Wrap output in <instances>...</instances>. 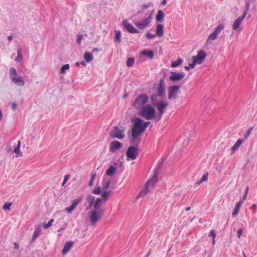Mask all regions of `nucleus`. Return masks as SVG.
Instances as JSON below:
<instances>
[{"instance_id": "412c9836", "label": "nucleus", "mask_w": 257, "mask_h": 257, "mask_svg": "<svg viewBox=\"0 0 257 257\" xmlns=\"http://www.w3.org/2000/svg\"><path fill=\"white\" fill-rule=\"evenodd\" d=\"M12 80L19 86H24L25 85V82L21 77H12Z\"/></svg>"}, {"instance_id": "6e6d98bb", "label": "nucleus", "mask_w": 257, "mask_h": 257, "mask_svg": "<svg viewBox=\"0 0 257 257\" xmlns=\"http://www.w3.org/2000/svg\"><path fill=\"white\" fill-rule=\"evenodd\" d=\"M82 40V35H77L76 41L78 44H80L81 40Z\"/></svg>"}, {"instance_id": "f704fd0d", "label": "nucleus", "mask_w": 257, "mask_h": 257, "mask_svg": "<svg viewBox=\"0 0 257 257\" xmlns=\"http://www.w3.org/2000/svg\"><path fill=\"white\" fill-rule=\"evenodd\" d=\"M224 29V25L222 24L218 25L214 31L217 35Z\"/></svg>"}, {"instance_id": "7ed1b4c3", "label": "nucleus", "mask_w": 257, "mask_h": 257, "mask_svg": "<svg viewBox=\"0 0 257 257\" xmlns=\"http://www.w3.org/2000/svg\"><path fill=\"white\" fill-rule=\"evenodd\" d=\"M133 121L134 122V125L132 128V132H133L134 136L141 135L145 131L143 125V120L140 117H136Z\"/></svg>"}, {"instance_id": "774afa93", "label": "nucleus", "mask_w": 257, "mask_h": 257, "mask_svg": "<svg viewBox=\"0 0 257 257\" xmlns=\"http://www.w3.org/2000/svg\"><path fill=\"white\" fill-rule=\"evenodd\" d=\"M202 183V182L201 181V180H200L199 181H197V182L195 183V186H198V185H199L200 184H201Z\"/></svg>"}, {"instance_id": "c756f323", "label": "nucleus", "mask_w": 257, "mask_h": 257, "mask_svg": "<svg viewBox=\"0 0 257 257\" xmlns=\"http://www.w3.org/2000/svg\"><path fill=\"white\" fill-rule=\"evenodd\" d=\"M110 181L109 180L103 179L102 182V189L103 190H106L109 187Z\"/></svg>"}, {"instance_id": "f257e3e1", "label": "nucleus", "mask_w": 257, "mask_h": 257, "mask_svg": "<svg viewBox=\"0 0 257 257\" xmlns=\"http://www.w3.org/2000/svg\"><path fill=\"white\" fill-rule=\"evenodd\" d=\"M140 114L148 120L154 119L158 121L156 109L149 104L145 105L140 111Z\"/></svg>"}, {"instance_id": "bb28decb", "label": "nucleus", "mask_w": 257, "mask_h": 257, "mask_svg": "<svg viewBox=\"0 0 257 257\" xmlns=\"http://www.w3.org/2000/svg\"><path fill=\"white\" fill-rule=\"evenodd\" d=\"M164 14L162 10H159L156 17L157 21L161 22L164 20Z\"/></svg>"}, {"instance_id": "4468645a", "label": "nucleus", "mask_w": 257, "mask_h": 257, "mask_svg": "<svg viewBox=\"0 0 257 257\" xmlns=\"http://www.w3.org/2000/svg\"><path fill=\"white\" fill-rule=\"evenodd\" d=\"M162 163H160L159 164V168L158 169L155 171L154 174V176L153 177L150 179L149 180V181H147V182L146 183V184H147V185H152V187L155 185L157 182H158V176H157V175H158V171L159 170V167L160 166L162 165Z\"/></svg>"}, {"instance_id": "603ef678", "label": "nucleus", "mask_w": 257, "mask_h": 257, "mask_svg": "<svg viewBox=\"0 0 257 257\" xmlns=\"http://www.w3.org/2000/svg\"><path fill=\"white\" fill-rule=\"evenodd\" d=\"M208 177V173H207L203 175L201 179H200V180H201V181L202 182H203L207 180Z\"/></svg>"}, {"instance_id": "ddd939ff", "label": "nucleus", "mask_w": 257, "mask_h": 257, "mask_svg": "<svg viewBox=\"0 0 257 257\" xmlns=\"http://www.w3.org/2000/svg\"><path fill=\"white\" fill-rule=\"evenodd\" d=\"M95 197L89 194L86 198V202L84 205L86 206V210L90 209L94 203Z\"/></svg>"}, {"instance_id": "9b49d317", "label": "nucleus", "mask_w": 257, "mask_h": 257, "mask_svg": "<svg viewBox=\"0 0 257 257\" xmlns=\"http://www.w3.org/2000/svg\"><path fill=\"white\" fill-rule=\"evenodd\" d=\"M150 24V22H149V19H143L137 22L136 23V26L139 29L144 30L148 27Z\"/></svg>"}, {"instance_id": "6e6552de", "label": "nucleus", "mask_w": 257, "mask_h": 257, "mask_svg": "<svg viewBox=\"0 0 257 257\" xmlns=\"http://www.w3.org/2000/svg\"><path fill=\"white\" fill-rule=\"evenodd\" d=\"M167 105L168 103L164 101V100L162 101H160L159 103L154 105V106L157 107L159 111L158 114L157 115L158 120H160L161 119L163 114L165 112V110Z\"/></svg>"}, {"instance_id": "473e14b6", "label": "nucleus", "mask_w": 257, "mask_h": 257, "mask_svg": "<svg viewBox=\"0 0 257 257\" xmlns=\"http://www.w3.org/2000/svg\"><path fill=\"white\" fill-rule=\"evenodd\" d=\"M22 51L21 48L20 47H19V48L18 49V51H17L18 56L15 59L16 61L20 62L22 60L23 55L22 54Z\"/></svg>"}, {"instance_id": "a18cd8bd", "label": "nucleus", "mask_w": 257, "mask_h": 257, "mask_svg": "<svg viewBox=\"0 0 257 257\" xmlns=\"http://www.w3.org/2000/svg\"><path fill=\"white\" fill-rule=\"evenodd\" d=\"M12 203H8L6 202L5 203V204L3 206V209L4 210H11V206H12Z\"/></svg>"}, {"instance_id": "de8ad7c7", "label": "nucleus", "mask_w": 257, "mask_h": 257, "mask_svg": "<svg viewBox=\"0 0 257 257\" xmlns=\"http://www.w3.org/2000/svg\"><path fill=\"white\" fill-rule=\"evenodd\" d=\"M171 73L173 75L170 76V79L171 80H172V81H176V80H177V73H176V72H171Z\"/></svg>"}, {"instance_id": "4d7b16f0", "label": "nucleus", "mask_w": 257, "mask_h": 257, "mask_svg": "<svg viewBox=\"0 0 257 257\" xmlns=\"http://www.w3.org/2000/svg\"><path fill=\"white\" fill-rule=\"evenodd\" d=\"M209 235L212 236L213 238H214V239H215L216 237V233L215 232V230H211L210 232Z\"/></svg>"}, {"instance_id": "7c9ffc66", "label": "nucleus", "mask_w": 257, "mask_h": 257, "mask_svg": "<svg viewBox=\"0 0 257 257\" xmlns=\"http://www.w3.org/2000/svg\"><path fill=\"white\" fill-rule=\"evenodd\" d=\"M142 54L148 56L150 59H153L154 58V52L152 51H147V50H144L142 52Z\"/></svg>"}, {"instance_id": "b1692460", "label": "nucleus", "mask_w": 257, "mask_h": 257, "mask_svg": "<svg viewBox=\"0 0 257 257\" xmlns=\"http://www.w3.org/2000/svg\"><path fill=\"white\" fill-rule=\"evenodd\" d=\"M149 187L150 186L149 185H147V184H146L145 188L143 189L139 193V194L138 196V198L143 197L145 196L149 192Z\"/></svg>"}, {"instance_id": "1a4fd4ad", "label": "nucleus", "mask_w": 257, "mask_h": 257, "mask_svg": "<svg viewBox=\"0 0 257 257\" xmlns=\"http://www.w3.org/2000/svg\"><path fill=\"white\" fill-rule=\"evenodd\" d=\"M206 56V53L204 50H202L198 52L196 56H193L192 59L196 60L197 63L200 64L204 61Z\"/></svg>"}, {"instance_id": "c9c22d12", "label": "nucleus", "mask_w": 257, "mask_h": 257, "mask_svg": "<svg viewBox=\"0 0 257 257\" xmlns=\"http://www.w3.org/2000/svg\"><path fill=\"white\" fill-rule=\"evenodd\" d=\"M83 200V197L80 196L79 198H78L76 199H75L73 200L72 204H71L72 206L74 208V209L76 208V207L77 206V205L82 201Z\"/></svg>"}, {"instance_id": "2eb2a0df", "label": "nucleus", "mask_w": 257, "mask_h": 257, "mask_svg": "<svg viewBox=\"0 0 257 257\" xmlns=\"http://www.w3.org/2000/svg\"><path fill=\"white\" fill-rule=\"evenodd\" d=\"M137 134L136 136H134L133 132L131 131V137L130 138V142L132 144L138 146V145L141 142V139L139 138L140 135H138L137 133Z\"/></svg>"}, {"instance_id": "20e7f679", "label": "nucleus", "mask_w": 257, "mask_h": 257, "mask_svg": "<svg viewBox=\"0 0 257 257\" xmlns=\"http://www.w3.org/2000/svg\"><path fill=\"white\" fill-rule=\"evenodd\" d=\"M148 100L149 96L147 94H141L136 98L133 103V106L138 110H141L146 105Z\"/></svg>"}, {"instance_id": "dca6fc26", "label": "nucleus", "mask_w": 257, "mask_h": 257, "mask_svg": "<svg viewBox=\"0 0 257 257\" xmlns=\"http://www.w3.org/2000/svg\"><path fill=\"white\" fill-rule=\"evenodd\" d=\"M245 18V17L243 15L238 17L236 20L234 21L233 24L232 25V29L234 30H237L239 28L241 23Z\"/></svg>"}, {"instance_id": "393cba45", "label": "nucleus", "mask_w": 257, "mask_h": 257, "mask_svg": "<svg viewBox=\"0 0 257 257\" xmlns=\"http://www.w3.org/2000/svg\"><path fill=\"white\" fill-rule=\"evenodd\" d=\"M177 92V85H174L170 88L169 92V98L171 99L174 97L176 92Z\"/></svg>"}, {"instance_id": "338daca9", "label": "nucleus", "mask_w": 257, "mask_h": 257, "mask_svg": "<svg viewBox=\"0 0 257 257\" xmlns=\"http://www.w3.org/2000/svg\"><path fill=\"white\" fill-rule=\"evenodd\" d=\"M202 183V182L201 181V180H200L199 181H197V182L195 183V186H198V185H199L200 184H201Z\"/></svg>"}, {"instance_id": "6ab92c4d", "label": "nucleus", "mask_w": 257, "mask_h": 257, "mask_svg": "<svg viewBox=\"0 0 257 257\" xmlns=\"http://www.w3.org/2000/svg\"><path fill=\"white\" fill-rule=\"evenodd\" d=\"M243 203V201L240 200L235 205L234 211L232 213V215L233 217H235L238 214L240 208Z\"/></svg>"}, {"instance_id": "2f4dec72", "label": "nucleus", "mask_w": 257, "mask_h": 257, "mask_svg": "<svg viewBox=\"0 0 257 257\" xmlns=\"http://www.w3.org/2000/svg\"><path fill=\"white\" fill-rule=\"evenodd\" d=\"M115 168L111 166L106 172V174L108 176H112L115 172Z\"/></svg>"}, {"instance_id": "a19ab883", "label": "nucleus", "mask_w": 257, "mask_h": 257, "mask_svg": "<svg viewBox=\"0 0 257 257\" xmlns=\"http://www.w3.org/2000/svg\"><path fill=\"white\" fill-rule=\"evenodd\" d=\"M69 69V65L68 64L64 65L61 69L60 72L62 74H65L66 72V70Z\"/></svg>"}, {"instance_id": "4c0bfd02", "label": "nucleus", "mask_w": 257, "mask_h": 257, "mask_svg": "<svg viewBox=\"0 0 257 257\" xmlns=\"http://www.w3.org/2000/svg\"><path fill=\"white\" fill-rule=\"evenodd\" d=\"M18 76L16 70L14 68H11L10 70V77L12 79V77H16Z\"/></svg>"}, {"instance_id": "39448f33", "label": "nucleus", "mask_w": 257, "mask_h": 257, "mask_svg": "<svg viewBox=\"0 0 257 257\" xmlns=\"http://www.w3.org/2000/svg\"><path fill=\"white\" fill-rule=\"evenodd\" d=\"M109 135L112 139L122 140L125 137L124 131L115 126L113 127L112 130L109 133Z\"/></svg>"}, {"instance_id": "69168bd1", "label": "nucleus", "mask_w": 257, "mask_h": 257, "mask_svg": "<svg viewBox=\"0 0 257 257\" xmlns=\"http://www.w3.org/2000/svg\"><path fill=\"white\" fill-rule=\"evenodd\" d=\"M14 248H15V249H19L20 246H19V243H18L17 242H14Z\"/></svg>"}, {"instance_id": "052dcab7", "label": "nucleus", "mask_w": 257, "mask_h": 257, "mask_svg": "<svg viewBox=\"0 0 257 257\" xmlns=\"http://www.w3.org/2000/svg\"><path fill=\"white\" fill-rule=\"evenodd\" d=\"M257 208V205L256 204H253L251 206V209L253 213H256Z\"/></svg>"}, {"instance_id": "ea45409f", "label": "nucleus", "mask_w": 257, "mask_h": 257, "mask_svg": "<svg viewBox=\"0 0 257 257\" xmlns=\"http://www.w3.org/2000/svg\"><path fill=\"white\" fill-rule=\"evenodd\" d=\"M115 40L118 42L120 43L121 42V33L120 31H115Z\"/></svg>"}, {"instance_id": "680f3d73", "label": "nucleus", "mask_w": 257, "mask_h": 257, "mask_svg": "<svg viewBox=\"0 0 257 257\" xmlns=\"http://www.w3.org/2000/svg\"><path fill=\"white\" fill-rule=\"evenodd\" d=\"M150 121L145 122V121L143 120V125H144V127H145V130H146V128H147V127L149 126V125L150 124Z\"/></svg>"}, {"instance_id": "e2e57ef3", "label": "nucleus", "mask_w": 257, "mask_h": 257, "mask_svg": "<svg viewBox=\"0 0 257 257\" xmlns=\"http://www.w3.org/2000/svg\"><path fill=\"white\" fill-rule=\"evenodd\" d=\"M237 232V236L238 238H239L242 234V229L241 228H239Z\"/></svg>"}, {"instance_id": "a211bd4d", "label": "nucleus", "mask_w": 257, "mask_h": 257, "mask_svg": "<svg viewBox=\"0 0 257 257\" xmlns=\"http://www.w3.org/2000/svg\"><path fill=\"white\" fill-rule=\"evenodd\" d=\"M103 202L101 198H97L94 203V210L99 211L101 209H103L101 208V206Z\"/></svg>"}, {"instance_id": "5701e85b", "label": "nucleus", "mask_w": 257, "mask_h": 257, "mask_svg": "<svg viewBox=\"0 0 257 257\" xmlns=\"http://www.w3.org/2000/svg\"><path fill=\"white\" fill-rule=\"evenodd\" d=\"M112 193V191L111 190L107 191V190H104L102 194V197H101L102 199V202L103 203H105L106 200L108 199L109 195Z\"/></svg>"}, {"instance_id": "3c124183", "label": "nucleus", "mask_w": 257, "mask_h": 257, "mask_svg": "<svg viewBox=\"0 0 257 257\" xmlns=\"http://www.w3.org/2000/svg\"><path fill=\"white\" fill-rule=\"evenodd\" d=\"M185 76V73L178 72V81L181 80Z\"/></svg>"}, {"instance_id": "58836bf2", "label": "nucleus", "mask_w": 257, "mask_h": 257, "mask_svg": "<svg viewBox=\"0 0 257 257\" xmlns=\"http://www.w3.org/2000/svg\"><path fill=\"white\" fill-rule=\"evenodd\" d=\"M135 63V58H128L127 59L126 62V65L128 67H131L133 66Z\"/></svg>"}, {"instance_id": "f03ea898", "label": "nucleus", "mask_w": 257, "mask_h": 257, "mask_svg": "<svg viewBox=\"0 0 257 257\" xmlns=\"http://www.w3.org/2000/svg\"><path fill=\"white\" fill-rule=\"evenodd\" d=\"M164 89L161 83L159 85L157 92L156 93L153 94L151 97V100L153 106L159 103L160 101H163L164 97Z\"/></svg>"}, {"instance_id": "5fc2aeb1", "label": "nucleus", "mask_w": 257, "mask_h": 257, "mask_svg": "<svg viewBox=\"0 0 257 257\" xmlns=\"http://www.w3.org/2000/svg\"><path fill=\"white\" fill-rule=\"evenodd\" d=\"M156 36L154 34H152L150 33H148L147 34V38L149 39H151L155 38Z\"/></svg>"}, {"instance_id": "c85d7f7f", "label": "nucleus", "mask_w": 257, "mask_h": 257, "mask_svg": "<svg viewBox=\"0 0 257 257\" xmlns=\"http://www.w3.org/2000/svg\"><path fill=\"white\" fill-rule=\"evenodd\" d=\"M243 142V140L239 139L238 140L236 143L232 147L231 150L233 152L235 151L242 144Z\"/></svg>"}, {"instance_id": "c03bdc74", "label": "nucleus", "mask_w": 257, "mask_h": 257, "mask_svg": "<svg viewBox=\"0 0 257 257\" xmlns=\"http://www.w3.org/2000/svg\"><path fill=\"white\" fill-rule=\"evenodd\" d=\"M54 219H51L48 223L45 224L43 225L44 228L45 229H47V228L50 227V226H51L52 225V223L54 222Z\"/></svg>"}, {"instance_id": "423d86ee", "label": "nucleus", "mask_w": 257, "mask_h": 257, "mask_svg": "<svg viewBox=\"0 0 257 257\" xmlns=\"http://www.w3.org/2000/svg\"><path fill=\"white\" fill-rule=\"evenodd\" d=\"M139 147L137 146H130L126 153V155L127 158V160H134L137 159L139 155Z\"/></svg>"}, {"instance_id": "bf43d9fd", "label": "nucleus", "mask_w": 257, "mask_h": 257, "mask_svg": "<svg viewBox=\"0 0 257 257\" xmlns=\"http://www.w3.org/2000/svg\"><path fill=\"white\" fill-rule=\"evenodd\" d=\"M69 177L70 176L68 175H66L65 176L64 179L62 183V186H63L67 182Z\"/></svg>"}, {"instance_id": "13d9d810", "label": "nucleus", "mask_w": 257, "mask_h": 257, "mask_svg": "<svg viewBox=\"0 0 257 257\" xmlns=\"http://www.w3.org/2000/svg\"><path fill=\"white\" fill-rule=\"evenodd\" d=\"M151 6V3H149L148 4H143L142 5L141 7L143 9H148Z\"/></svg>"}, {"instance_id": "e433bc0d", "label": "nucleus", "mask_w": 257, "mask_h": 257, "mask_svg": "<svg viewBox=\"0 0 257 257\" xmlns=\"http://www.w3.org/2000/svg\"><path fill=\"white\" fill-rule=\"evenodd\" d=\"M83 200V197L80 196L79 198H78L76 199H75L73 200L72 204H71L72 206L74 208V209L76 208V207L77 206V205L82 201Z\"/></svg>"}, {"instance_id": "37998d69", "label": "nucleus", "mask_w": 257, "mask_h": 257, "mask_svg": "<svg viewBox=\"0 0 257 257\" xmlns=\"http://www.w3.org/2000/svg\"><path fill=\"white\" fill-rule=\"evenodd\" d=\"M102 188L99 186L97 188L93 190L92 193L96 195H99L102 192Z\"/></svg>"}, {"instance_id": "4be33fe9", "label": "nucleus", "mask_w": 257, "mask_h": 257, "mask_svg": "<svg viewBox=\"0 0 257 257\" xmlns=\"http://www.w3.org/2000/svg\"><path fill=\"white\" fill-rule=\"evenodd\" d=\"M156 35L158 37H162L164 35V28L163 25L162 24H159L157 26Z\"/></svg>"}, {"instance_id": "a878e982", "label": "nucleus", "mask_w": 257, "mask_h": 257, "mask_svg": "<svg viewBox=\"0 0 257 257\" xmlns=\"http://www.w3.org/2000/svg\"><path fill=\"white\" fill-rule=\"evenodd\" d=\"M217 37L218 35L214 32H213L209 36L206 41V44H211V41L216 40L217 38Z\"/></svg>"}, {"instance_id": "49530a36", "label": "nucleus", "mask_w": 257, "mask_h": 257, "mask_svg": "<svg viewBox=\"0 0 257 257\" xmlns=\"http://www.w3.org/2000/svg\"><path fill=\"white\" fill-rule=\"evenodd\" d=\"M74 209H75L72 206V205H71L70 206L67 207L65 208V210H66V211L69 213H71Z\"/></svg>"}, {"instance_id": "79ce46f5", "label": "nucleus", "mask_w": 257, "mask_h": 257, "mask_svg": "<svg viewBox=\"0 0 257 257\" xmlns=\"http://www.w3.org/2000/svg\"><path fill=\"white\" fill-rule=\"evenodd\" d=\"M249 8H250V3L248 2H246V3L245 4V9L244 11L243 14H242V15L244 16L245 17H246V16L247 15V14L248 13Z\"/></svg>"}, {"instance_id": "0eeeda50", "label": "nucleus", "mask_w": 257, "mask_h": 257, "mask_svg": "<svg viewBox=\"0 0 257 257\" xmlns=\"http://www.w3.org/2000/svg\"><path fill=\"white\" fill-rule=\"evenodd\" d=\"M104 209H101L99 211H91L90 216V221L91 225H95L98 220L101 219L104 213Z\"/></svg>"}, {"instance_id": "aec40b11", "label": "nucleus", "mask_w": 257, "mask_h": 257, "mask_svg": "<svg viewBox=\"0 0 257 257\" xmlns=\"http://www.w3.org/2000/svg\"><path fill=\"white\" fill-rule=\"evenodd\" d=\"M42 233V228L40 225L36 227L34 232L31 242L34 241L37 237Z\"/></svg>"}, {"instance_id": "f8f14e48", "label": "nucleus", "mask_w": 257, "mask_h": 257, "mask_svg": "<svg viewBox=\"0 0 257 257\" xmlns=\"http://www.w3.org/2000/svg\"><path fill=\"white\" fill-rule=\"evenodd\" d=\"M122 24L126 30L132 34H136L139 32L137 29H136L131 24L128 23L126 20L123 21Z\"/></svg>"}, {"instance_id": "09e8293b", "label": "nucleus", "mask_w": 257, "mask_h": 257, "mask_svg": "<svg viewBox=\"0 0 257 257\" xmlns=\"http://www.w3.org/2000/svg\"><path fill=\"white\" fill-rule=\"evenodd\" d=\"M171 73L173 75L170 76V79L171 80H172V81H176V80H177V73H176V72H171Z\"/></svg>"}, {"instance_id": "cd10ccee", "label": "nucleus", "mask_w": 257, "mask_h": 257, "mask_svg": "<svg viewBox=\"0 0 257 257\" xmlns=\"http://www.w3.org/2000/svg\"><path fill=\"white\" fill-rule=\"evenodd\" d=\"M84 59L87 63L92 61L93 59L92 54L89 52H86L84 54Z\"/></svg>"}, {"instance_id": "8fccbe9b", "label": "nucleus", "mask_w": 257, "mask_h": 257, "mask_svg": "<svg viewBox=\"0 0 257 257\" xmlns=\"http://www.w3.org/2000/svg\"><path fill=\"white\" fill-rule=\"evenodd\" d=\"M252 130H253V127H251L247 130V131L246 132V133H245V134L244 136V137H245V139H247L248 138V137L250 135Z\"/></svg>"}, {"instance_id": "864d4df0", "label": "nucleus", "mask_w": 257, "mask_h": 257, "mask_svg": "<svg viewBox=\"0 0 257 257\" xmlns=\"http://www.w3.org/2000/svg\"><path fill=\"white\" fill-rule=\"evenodd\" d=\"M196 64H198L197 63V62L196 60H194L193 59V62L191 64H189V66L190 67V68H194L195 66V65H196Z\"/></svg>"}, {"instance_id": "9d476101", "label": "nucleus", "mask_w": 257, "mask_h": 257, "mask_svg": "<svg viewBox=\"0 0 257 257\" xmlns=\"http://www.w3.org/2000/svg\"><path fill=\"white\" fill-rule=\"evenodd\" d=\"M123 146L122 144L116 140L113 141L110 143L109 150L112 153H114L119 150Z\"/></svg>"}, {"instance_id": "0e129e2a", "label": "nucleus", "mask_w": 257, "mask_h": 257, "mask_svg": "<svg viewBox=\"0 0 257 257\" xmlns=\"http://www.w3.org/2000/svg\"><path fill=\"white\" fill-rule=\"evenodd\" d=\"M12 107V109L13 110H15L17 108V103L15 102H13Z\"/></svg>"}, {"instance_id": "f3484780", "label": "nucleus", "mask_w": 257, "mask_h": 257, "mask_svg": "<svg viewBox=\"0 0 257 257\" xmlns=\"http://www.w3.org/2000/svg\"><path fill=\"white\" fill-rule=\"evenodd\" d=\"M73 244V241H67L65 242L62 250V254H66L71 249Z\"/></svg>"}, {"instance_id": "72a5a7b5", "label": "nucleus", "mask_w": 257, "mask_h": 257, "mask_svg": "<svg viewBox=\"0 0 257 257\" xmlns=\"http://www.w3.org/2000/svg\"><path fill=\"white\" fill-rule=\"evenodd\" d=\"M21 145V142L20 141H19L18 142L17 147L16 148H15L14 152L16 154L20 155V156H22V153L21 151H20Z\"/></svg>"}]
</instances>
